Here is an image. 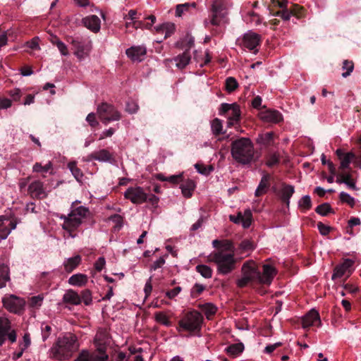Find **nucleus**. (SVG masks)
Listing matches in <instances>:
<instances>
[{
    "instance_id": "nucleus-1",
    "label": "nucleus",
    "mask_w": 361,
    "mask_h": 361,
    "mask_svg": "<svg viewBox=\"0 0 361 361\" xmlns=\"http://www.w3.org/2000/svg\"><path fill=\"white\" fill-rule=\"evenodd\" d=\"M242 276L236 281L239 288H243L251 283L269 285L272 281L275 274V269L269 265L263 266V273L258 269L253 261L245 262L241 268Z\"/></svg>"
},
{
    "instance_id": "nucleus-2",
    "label": "nucleus",
    "mask_w": 361,
    "mask_h": 361,
    "mask_svg": "<svg viewBox=\"0 0 361 361\" xmlns=\"http://www.w3.org/2000/svg\"><path fill=\"white\" fill-rule=\"evenodd\" d=\"M231 153L238 164L250 165L257 159L256 151L252 140L248 137H240L231 142Z\"/></svg>"
},
{
    "instance_id": "nucleus-3",
    "label": "nucleus",
    "mask_w": 361,
    "mask_h": 361,
    "mask_svg": "<svg viewBox=\"0 0 361 361\" xmlns=\"http://www.w3.org/2000/svg\"><path fill=\"white\" fill-rule=\"evenodd\" d=\"M229 7L228 0H214L208 10V17L204 20L205 27H219L227 23Z\"/></svg>"
},
{
    "instance_id": "nucleus-4",
    "label": "nucleus",
    "mask_w": 361,
    "mask_h": 361,
    "mask_svg": "<svg viewBox=\"0 0 361 361\" xmlns=\"http://www.w3.org/2000/svg\"><path fill=\"white\" fill-rule=\"evenodd\" d=\"M78 348V343L75 336L66 335L59 338L49 350L50 357L63 360L69 358Z\"/></svg>"
},
{
    "instance_id": "nucleus-5",
    "label": "nucleus",
    "mask_w": 361,
    "mask_h": 361,
    "mask_svg": "<svg viewBox=\"0 0 361 361\" xmlns=\"http://www.w3.org/2000/svg\"><path fill=\"white\" fill-rule=\"evenodd\" d=\"M210 261L216 265L218 273L226 275L235 269L237 262L234 253H228L225 250H216L209 255Z\"/></svg>"
},
{
    "instance_id": "nucleus-6",
    "label": "nucleus",
    "mask_w": 361,
    "mask_h": 361,
    "mask_svg": "<svg viewBox=\"0 0 361 361\" xmlns=\"http://www.w3.org/2000/svg\"><path fill=\"white\" fill-rule=\"evenodd\" d=\"M88 213V209L83 206L73 208L68 216L61 215L59 216L61 219L63 220L62 228L67 231L72 238H74L75 235H72L71 233L81 225L82 220Z\"/></svg>"
},
{
    "instance_id": "nucleus-7",
    "label": "nucleus",
    "mask_w": 361,
    "mask_h": 361,
    "mask_svg": "<svg viewBox=\"0 0 361 361\" xmlns=\"http://www.w3.org/2000/svg\"><path fill=\"white\" fill-rule=\"evenodd\" d=\"M203 321L202 314L197 311L188 312L178 322V331L182 330L189 332L198 331Z\"/></svg>"
},
{
    "instance_id": "nucleus-8",
    "label": "nucleus",
    "mask_w": 361,
    "mask_h": 361,
    "mask_svg": "<svg viewBox=\"0 0 361 361\" xmlns=\"http://www.w3.org/2000/svg\"><path fill=\"white\" fill-rule=\"evenodd\" d=\"M97 113L99 118L105 126L110 122L119 121L121 113L111 104L103 102L97 106Z\"/></svg>"
},
{
    "instance_id": "nucleus-9",
    "label": "nucleus",
    "mask_w": 361,
    "mask_h": 361,
    "mask_svg": "<svg viewBox=\"0 0 361 361\" xmlns=\"http://www.w3.org/2000/svg\"><path fill=\"white\" fill-rule=\"evenodd\" d=\"M6 338L12 343H15L17 338L16 332L11 328V322L7 318L0 317V346Z\"/></svg>"
},
{
    "instance_id": "nucleus-10",
    "label": "nucleus",
    "mask_w": 361,
    "mask_h": 361,
    "mask_svg": "<svg viewBox=\"0 0 361 361\" xmlns=\"http://www.w3.org/2000/svg\"><path fill=\"white\" fill-rule=\"evenodd\" d=\"M239 44L244 48L248 49L250 51H253L254 54H257L258 51L257 47L259 45L261 42V37L259 35L249 31L245 33L241 39H238Z\"/></svg>"
},
{
    "instance_id": "nucleus-11",
    "label": "nucleus",
    "mask_w": 361,
    "mask_h": 361,
    "mask_svg": "<svg viewBox=\"0 0 361 361\" xmlns=\"http://www.w3.org/2000/svg\"><path fill=\"white\" fill-rule=\"evenodd\" d=\"M75 51L74 54L80 60H84L89 54L91 49L90 42H84L79 37L72 38L71 41Z\"/></svg>"
},
{
    "instance_id": "nucleus-12",
    "label": "nucleus",
    "mask_w": 361,
    "mask_h": 361,
    "mask_svg": "<svg viewBox=\"0 0 361 361\" xmlns=\"http://www.w3.org/2000/svg\"><path fill=\"white\" fill-rule=\"evenodd\" d=\"M126 199L130 200L133 204H140L147 200V194L141 187H131L124 192Z\"/></svg>"
},
{
    "instance_id": "nucleus-13",
    "label": "nucleus",
    "mask_w": 361,
    "mask_h": 361,
    "mask_svg": "<svg viewBox=\"0 0 361 361\" xmlns=\"http://www.w3.org/2000/svg\"><path fill=\"white\" fill-rule=\"evenodd\" d=\"M4 307L13 313H20L23 310L25 302L23 299L14 295H5L2 299Z\"/></svg>"
},
{
    "instance_id": "nucleus-14",
    "label": "nucleus",
    "mask_w": 361,
    "mask_h": 361,
    "mask_svg": "<svg viewBox=\"0 0 361 361\" xmlns=\"http://www.w3.org/2000/svg\"><path fill=\"white\" fill-rule=\"evenodd\" d=\"M17 223L4 216H0V242L6 240L11 232L16 228Z\"/></svg>"
},
{
    "instance_id": "nucleus-15",
    "label": "nucleus",
    "mask_w": 361,
    "mask_h": 361,
    "mask_svg": "<svg viewBox=\"0 0 361 361\" xmlns=\"http://www.w3.org/2000/svg\"><path fill=\"white\" fill-rule=\"evenodd\" d=\"M126 54L133 62L142 61L147 54V49L144 46H133L126 49Z\"/></svg>"
},
{
    "instance_id": "nucleus-16",
    "label": "nucleus",
    "mask_w": 361,
    "mask_h": 361,
    "mask_svg": "<svg viewBox=\"0 0 361 361\" xmlns=\"http://www.w3.org/2000/svg\"><path fill=\"white\" fill-rule=\"evenodd\" d=\"M252 217V212L247 209L243 214L239 212L237 216L230 215L229 219L234 224H241L243 228H247L251 225Z\"/></svg>"
},
{
    "instance_id": "nucleus-17",
    "label": "nucleus",
    "mask_w": 361,
    "mask_h": 361,
    "mask_svg": "<svg viewBox=\"0 0 361 361\" xmlns=\"http://www.w3.org/2000/svg\"><path fill=\"white\" fill-rule=\"evenodd\" d=\"M259 118L264 122L277 123L282 121L283 116L277 110L268 109L261 111Z\"/></svg>"
},
{
    "instance_id": "nucleus-18",
    "label": "nucleus",
    "mask_w": 361,
    "mask_h": 361,
    "mask_svg": "<svg viewBox=\"0 0 361 361\" xmlns=\"http://www.w3.org/2000/svg\"><path fill=\"white\" fill-rule=\"evenodd\" d=\"M82 23L85 27L93 32H98L101 27V20L95 15L88 16L82 19Z\"/></svg>"
},
{
    "instance_id": "nucleus-19",
    "label": "nucleus",
    "mask_w": 361,
    "mask_h": 361,
    "mask_svg": "<svg viewBox=\"0 0 361 361\" xmlns=\"http://www.w3.org/2000/svg\"><path fill=\"white\" fill-rule=\"evenodd\" d=\"M353 264V260L346 259L343 262V263L337 265L334 268V273L331 276L332 280L342 277L346 272L349 271Z\"/></svg>"
},
{
    "instance_id": "nucleus-20",
    "label": "nucleus",
    "mask_w": 361,
    "mask_h": 361,
    "mask_svg": "<svg viewBox=\"0 0 361 361\" xmlns=\"http://www.w3.org/2000/svg\"><path fill=\"white\" fill-rule=\"evenodd\" d=\"M302 322L303 328H308L315 325L317 323H321L319 314L318 312L314 309L310 310L302 317Z\"/></svg>"
},
{
    "instance_id": "nucleus-21",
    "label": "nucleus",
    "mask_w": 361,
    "mask_h": 361,
    "mask_svg": "<svg viewBox=\"0 0 361 361\" xmlns=\"http://www.w3.org/2000/svg\"><path fill=\"white\" fill-rule=\"evenodd\" d=\"M28 191L32 197L37 198H43L45 197L43 183L39 180L32 182L28 187Z\"/></svg>"
},
{
    "instance_id": "nucleus-22",
    "label": "nucleus",
    "mask_w": 361,
    "mask_h": 361,
    "mask_svg": "<svg viewBox=\"0 0 361 361\" xmlns=\"http://www.w3.org/2000/svg\"><path fill=\"white\" fill-rule=\"evenodd\" d=\"M270 178H271V176L269 174L266 173V174L263 175V176L262 177V179L258 185V187L257 188V189L255 192V196H257V197L261 196L267 192V190L270 186V183H269Z\"/></svg>"
},
{
    "instance_id": "nucleus-23",
    "label": "nucleus",
    "mask_w": 361,
    "mask_h": 361,
    "mask_svg": "<svg viewBox=\"0 0 361 361\" xmlns=\"http://www.w3.org/2000/svg\"><path fill=\"white\" fill-rule=\"evenodd\" d=\"M63 301L65 303H68L73 305H78L81 303V298L80 295L75 290L70 289L68 290L63 296Z\"/></svg>"
},
{
    "instance_id": "nucleus-24",
    "label": "nucleus",
    "mask_w": 361,
    "mask_h": 361,
    "mask_svg": "<svg viewBox=\"0 0 361 361\" xmlns=\"http://www.w3.org/2000/svg\"><path fill=\"white\" fill-rule=\"evenodd\" d=\"M228 121L227 126L228 128L235 126L237 124L240 118V110L239 106H234V108L226 115Z\"/></svg>"
},
{
    "instance_id": "nucleus-25",
    "label": "nucleus",
    "mask_w": 361,
    "mask_h": 361,
    "mask_svg": "<svg viewBox=\"0 0 361 361\" xmlns=\"http://www.w3.org/2000/svg\"><path fill=\"white\" fill-rule=\"evenodd\" d=\"M191 59L188 49H186L183 54H179L173 59L176 66L180 68H184L190 62Z\"/></svg>"
},
{
    "instance_id": "nucleus-26",
    "label": "nucleus",
    "mask_w": 361,
    "mask_h": 361,
    "mask_svg": "<svg viewBox=\"0 0 361 361\" xmlns=\"http://www.w3.org/2000/svg\"><path fill=\"white\" fill-rule=\"evenodd\" d=\"M81 262V257L75 255L73 257L66 259L63 262L65 270L70 273L73 271Z\"/></svg>"
},
{
    "instance_id": "nucleus-27",
    "label": "nucleus",
    "mask_w": 361,
    "mask_h": 361,
    "mask_svg": "<svg viewBox=\"0 0 361 361\" xmlns=\"http://www.w3.org/2000/svg\"><path fill=\"white\" fill-rule=\"evenodd\" d=\"M88 277L83 274H75L68 279V283L74 286H82L87 282Z\"/></svg>"
},
{
    "instance_id": "nucleus-28",
    "label": "nucleus",
    "mask_w": 361,
    "mask_h": 361,
    "mask_svg": "<svg viewBox=\"0 0 361 361\" xmlns=\"http://www.w3.org/2000/svg\"><path fill=\"white\" fill-rule=\"evenodd\" d=\"M256 142L257 144L264 147L271 145L274 142V133L268 132L259 134L257 137Z\"/></svg>"
},
{
    "instance_id": "nucleus-29",
    "label": "nucleus",
    "mask_w": 361,
    "mask_h": 361,
    "mask_svg": "<svg viewBox=\"0 0 361 361\" xmlns=\"http://www.w3.org/2000/svg\"><path fill=\"white\" fill-rule=\"evenodd\" d=\"M96 154V161L109 163H112L114 161V157L113 154L106 149H102L99 151H97Z\"/></svg>"
},
{
    "instance_id": "nucleus-30",
    "label": "nucleus",
    "mask_w": 361,
    "mask_h": 361,
    "mask_svg": "<svg viewBox=\"0 0 361 361\" xmlns=\"http://www.w3.org/2000/svg\"><path fill=\"white\" fill-rule=\"evenodd\" d=\"M243 20L246 23L257 26L262 23V18L254 11H248L243 16Z\"/></svg>"
},
{
    "instance_id": "nucleus-31",
    "label": "nucleus",
    "mask_w": 361,
    "mask_h": 361,
    "mask_svg": "<svg viewBox=\"0 0 361 361\" xmlns=\"http://www.w3.org/2000/svg\"><path fill=\"white\" fill-rule=\"evenodd\" d=\"M106 338L104 332H98L94 337V345L99 352L106 350Z\"/></svg>"
},
{
    "instance_id": "nucleus-32",
    "label": "nucleus",
    "mask_w": 361,
    "mask_h": 361,
    "mask_svg": "<svg viewBox=\"0 0 361 361\" xmlns=\"http://www.w3.org/2000/svg\"><path fill=\"white\" fill-rule=\"evenodd\" d=\"M182 194L184 197L189 198L192 195V191L195 188V185L193 180H187L185 182L182 183L180 186Z\"/></svg>"
},
{
    "instance_id": "nucleus-33",
    "label": "nucleus",
    "mask_w": 361,
    "mask_h": 361,
    "mask_svg": "<svg viewBox=\"0 0 361 361\" xmlns=\"http://www.w3.org/2000/svg\"><path fill=\"white\" fill-rule=\"evenodd\" d=\"M10 281L9 269L4 264H0V288H4Z\"/></svg>"
},
{
    "instance_id": "nucleus-34",
    "label": "nucleus",
    "mask_w": 361,
    "mask_h": 361,
    "mask_svg": "<svg viewBox=\"0 0 361 361\" xmlns=\"http://www.w3.org/2000/svg\"><path fill=\"white\" fill-rule=\"evenodd\" d=\"M294 187L290 185H286L283 186L281 190V199L287 206L289 205L290 199L294 193Z\"/></svg>"
},
{
    "instance_id": "nucleus-35",
    "label": "nucleus",
    "mask_w": 361,
    "mask_h": 361,
    "mask_svg": "<svg viewBox=\"0 0 361 361\" xmlns=\"http://www.w3.org/2000/svg\"><path fill=\"white\" fill-rule=\"evenodd\" d=\"M244 350V345L243 343H237L230 345L226 348V351L233 356L240 355Z\"/></svg>"
},
{
    "instance_id": "nucleus-36",
    "label": "nucleus",
    "mask_w": 361,
    "mask_h": 361,
    "mask_svg": "<svg viewBox=\"0 0 361 361\" xmlns=\"http://www.w3.org/2000/svg\"><path fill=\"white\" fill-rule=\"evenodd\" d=\"M68 168L71 171L73 176L78 182H82L83 173L81 170L77 167L75 162H70L68 164Z\"/></svg>"
},
{
    "instance_id": "nucleus-37",
    "label": "nucleus",
    "mask_w": 361,
    "mask_h": 361,
    "mask_svg": "<svg viewBox=\"0 0 361 361\" xmlns=\"http://www.w3.org/2000/svg\"><path fill=\"white\" fill-rule=\"evenodd\" d=\"M211 128L214 135H219L224 134L223 131V123L222 121L219 118H214L211 123Z\"/></svg>"
},
{
    "instance_id": "nucleus-38",
    "label": "nucleus",
    "mask_w": 361,
    "mask_h": 361,
    "mask_svg": "<svg viewBox=\"0 0 361 361\" xmlns=\"http://www.w3.org/2000/svg\"><path fill=\"white\" fill-rule=\"evenodd\" d=\"M52 169V163L49 161L44 166L41 163L36 162L32 166V171L36 173H47Z\"/></svg>"
},
{
    "instance_id": "nucleus-39",
    "label": "nucleus",
    "mask_w": 361,
    "mask_h": 361,
    "mask_svg": "<svg viewBox=\"0 0 361 361\" xmlns=\"http://www.w3.org/2000/svg\"><path fill=\"white\" fill-rule=\"evenodd\" d=\"M199 307L208 319L216 312V307L212 303L202 304L200 305Z\"/></svg>"
},
{
    "instance_id": "nucleus-40",
    "label": "nucleus",
    "mask_w": 361,
    "mask_h": 361,
    "mask_svg": "<svg viewBox=\"0 0 361 361\" xmlns=\"http://www.w3.org/2000/svg\"><path fill=\"white\" fill-rule=\"evenodd\" d=\"M315 212L323 216H327L329 213H334V211L329 203L319 204L315 209Z\"/></svg>"
},
{
    "instance_id": "nucleus-41",
    "label": "nucleus",
    "mask_w": 361,
    "mask_h": 361,
    "mask_svg": "<svg viewBox=\"0 0 361 361\" xmlns=\"http://www.w3.org/2000/svg\"><path fill=\"white\" fill-rule=\"evenodd\" d=\"M154 317L157 322L163 324L166 326H171V322L169 320L168 316L165 313L162 312H156Z\"/></svg>"
},
{
    "instance_id": "nucleus-42",
    "label": "nucleus",
    "mask_w": 361,
    "mask_h": 361,
    "mask_svg": "<svg viewBox=\"0 0 361 361\" xmlns=\"http://www.w3.org/2000/svg\"><path fill=\"white\" fill-rule=\"evenodd\" d=\"M196 270L200 273L204 278L209 279L212 276V269L204 264H200L196 267Z\"/></svg>"
},
{
    "instance_id": "nucleus-43",
    "label": "nucleus",
    "mask_w": 361,
    "mask_h": 361,
    "mask_svg": "<svg viewBox=\"0 0 361 361\" xmlns=\"http://www.w3.org/2000/svg\"><path fill=\"white\" fill-rule=\"evenodd\" d=\"M355 157L353 152H348L344 154L341 161L340 168L341 169H348L351 161Z\"/></svg>"
},
{
    "instance_id": "nucleus-44",
    "label": "nucleus",
    "mask_w": 361,
    "mask_h": 361,
    "mask_svg": "<svg viewBox=\"0 0 361 361\" xmlns=\"http://www.w3.org/2000/svg\"><path fill=\"white\" fill-rule=\"evenodd\" d=\"M342 178H344L345 181L344 184H345L349 188L357 190V188L356 187L355 181L352 179V176L349 172H344L341 174Z\"/></svg>"
},
{
    "instance_id": "nucleus-45",
    "label": "nucleus",
    "mask_w": 361,
    "mask_h": 361,
    "mask_svg": "<svg viewBox=\"0 0 361 361\" xmlns=\"http://www.w3.org/2000/svg\"><path fill=\"white\" fill-rule=\"evenodd\" d=\"M51 42L56 46L61 55L68 56L69 54L67 46L62 41L58 38H55Z\"/></svg>"
},
{
    "instance_id": "nucleus-46",
    "label": "nucleus",
    "mask_w": 361,
    "mask_h": 361,
    "mask_svg": "<svg viewBox=\"0 0 361 361\" xmlns=\"http://www.w3.org/2000/svg\"><path fill=\"white\" fill-rule=\"evenodd\" d=\"M91 361H106L108 360V355L106 354V350L103 352H97L90 353Z\"/></svg>"
},
{
    "instance_id": "nucleus-47",
    "label": "nucleus",
    "mask_w": 361,
    "mask_h": 361,
    "mask_svg": "<svg viewBox=\"0 0 361 361\" xmlns=\"http://www.w3.org/2000/svg\"><path fill=\"white\" fill-rule=\"evenodd\" d=\"M81 302H83L85 305H90L92 302V293L89 289L83 290L81 292Z\"/></svg>"
},
{
    "instance_id": "nucleus-48",
    "label": "nucleus",
    "mask_w": 361,
    "mask_h": 361,
    "mask_svg": "<svg viewBox=\"0 0 361 361\" xmlns=\"http://www.w3.org/2000/svg\"><path fill=\"white\" fill-rule=\"evenodd\" d=\"M343 69L345 71L342 73V76L343 78H346L350 75V73L353 72L354 66L353 63L352 61L345 60L343 63Z\"/></svg>"
},
{
    "instance_id": "nucleus-49",
    "label": "nucleus",
    "mask_w": 361,
    "mask_h": 361,
    "mask_svg": "<svg viewBox=\"0 0 361 361\" xmlns=\"http://www.w3.org/2000/svg\"><path fill=\"white\" fill-rule=\"evenodd\" d=\"M339 197L341 202L347 203L352 207L355 205V198L350 196L348 193L345 192H341L339 195Z\"/></svg>"
},
{
    "instance_id": "nucleus-50",
    "label": "nucleus",
    "mask_w": 361,
    "mask_h": 361,
    "mask_svg": "<svg viewBox=\"0 0 361 361\" xmlns=\"http://www.w3.org/2000/svg\"><path fill=\"white\" fill-rule=\"evenodd\" d=\"M238 86L237 80L233 77H228L226 80V89L228 92L234 91Z\"/></svg>"
},
{
    "instance_id": "nucleus-51",
    "label": "nucleus",
    "mask_w": 361,
    "mask_h": 361,
    "mask_svg": "<svg viewBox=\"0 0 361 361\" xmlns=\"http://www.w3.org/2000/svg\"><path fill=\"white\" fill-rule=\"evenodd\" d=\"M293 13L288 8L277 11L274 16L281 17L283 20H289Z\"/></svg>"
},
{
    "instance_id": "nucleus-52",
    "label": "nucleus",
    "mask_w": 361,
    "mask_h": 361,
    "mask_svg": "<svg viewBox=\"0 0 361 361\" xmlns=\"http://www.w3.org/2000/svg\"><path fill=\"white\" fill-rule=\"evenodd\" d=\"M190 6L195 7V4L192 3L190 4H178L176 6V16H180L185 11H188Z\"/></svg>"
},
{
    "instance_id": "nucleus-53",
    "label": "nucleus",
    "mask_w": 361,
    "mask_h": 361,
    "mask_svg": "<svg viewBox=\"0 0 361 361\" xmlns=\"http://www.w3.org/2000/svg\"><path fill=\"white\" fill-rule=\"evenodd\" d=\"M299 206L305 209H309L312 207V201L310 195L303 196L299 201Z\"/></svg>"
},
{
    "instance_id": "nucleus-54",
    "label": "nucleus",
    "mask_w": 361,
    "mask_h": 361,
    "mask_svg": "<svg viewBox=\"0 0 361 361\" xmlns=\"http://www.w3.org/2000/svg\"><path fill=\"white\" fill-rule=\"evenodd\" d=\"M234 106H238L236 104H227V103H223L221 105V108L219 109V114L220 115H227L230 111L234 108Z\"/></svg>"
},
{
    "instance_id": "nucleus-55",
    "label": "nucleus",
    "mask_w": 361,
    "mask_h": 361,
    "mask_svg": "<svg viewBox=\"0 0 361 361\" xmlns=\"http://www.w3.org/2000/svg\"><path fill=\"white\" fill-rule=\"evenodd\" d=\"M43 299L44 298L41 295L32 296L30 299V305L32 307H39L42 304Z\"/></svg>"
},
{
    "instance_id": "nucleus-56",
    "label": "nucleus",
    "mask_w": 361,
    "mask_h": 361,
    "mask_svg": "<svg viewBox=\"0 0 361 361\" xmlns=\"http://www.w3.org/2000/svg\"><path fill=\"white\" fill-rule=\"evenodd\" d=\"M204 289L205 286L204 285L195 283L191 290V295L192 297L196 298L201 294Z\"/></svg>"
},
{
    "instance_id": "nucleus-57",
    "label": "nucleus",
    "mask_w": 361,
    "mask_h": 361,
    "mask_svg": "<svg viewBox=\"0 0 361 361\" xmlns=\"http://www.w3.org/2000/svg\"><path fill=\"white\" fill-rule=\"evenodd\" d=\"M138 110V105L133 101L126 103V111L130 114H135Z\"/></svg>"
},
{
    "instance_id": "nucleus-58",
    "label": "nucleus",
    "mask_w": 361,
    "mask_h": 361,
    "mask_svg": "<svg viewBox=\"0 0 361 361\" xmlns=\"http://www.w3.org/2000/svg\"><path fill=\"white\" fill-rule=\"evenodd\" d=\"M218 250H225L228 253H234V247L231 241L226 240L222 243L221 247Z\"/></svg>"
},
{
    "instance_id": "nucleus-59",
    "label": "nucleus",
    "mask_w": 361,
    "mask_h": 361,
    "mask_svg": "<svg viewBox=\"0 0 361 361\" xmlns=\"http://www.w3.org/2000/svg\"><path fill=\"white\" fill-rule=\"evenodd\" d=\"M41 330L42 339L43 341H46L50 335L51 327L49 325L43 323L41 326Z\"/></svg>"
},
{
    "instance_id": "nucleus-60",
    "label": "nucleus",
    "mask_w": 361,
    "mask_h": 361,
    "mask_svg": "<svg viewBox=\"0 0 361 361\" xmlns=\"http://www.w3.org/2000/svg\"><path fill=\"white\" fill-rule=\"evenodd\" d=\"M74 361H91L90 353L88 350H82Z\"/></svg>"
},
{
    "instance_id": "nucleus-61",
    "label": "nucleus",
    "mask_w": 361,
    "mask_h": 361,
    "mask_svg": "<svg viewBox=\"0 0 361 361\" xmlns=\"http://www.w3.org/2000/svg\"><path fill=\"white\" fill-rule=\"evenodd\" d=\"M86 121L92 128L99 126V122L96 119V115L94 113H90L86 117Z\"/></svg>"
},
{
    "instance_id": "nucleus-62",
    "label": "nucleus",
    "mask_w": 361,
    "mask_h": 361,
    "mask_svg": "<svg viewBox=\"0 0 361 361\" xmlns=\"http://www.w3.org/2000/svg\"><path fill=\"white\" fill-rule=\"evenodd\" d=\"M239 248L242 251H250L254 249L253 244L247 240H243L240 245Z\"/></svg>"
},
{
    "instance_id": "nucleus-63",
    "label": "nucleus",
    "mask_w": 361,
    "mask_h": 361,
    "mask_svg": "<svg viewBox=\"0 0 361 361\" xmlns=\"http://www.w3.org/2000/svg\"><path fill=\"white\" fill-rule=\"evenodd\" d=\"M317 228L321 235H326L331 230V228L330 226H326L322 222H319L317 224Z\"/></svg>"
},
{
    "instance_id": "nucleus-64",
    "label": "nucleus",
    "mask_w": 361,
    "mask_h": 361,
    "mask_svg": "<svg viewBox=\"0 0 361 361\" xmlns=\"http://www.w3.org/2000/svg\"><path fill=\"white\" fill-rule=\"evenodd\" d=\"M279 157L275 154H271L266 162V164L269 167H272L279 163Z\"/></svg>"
}]
</instances>
